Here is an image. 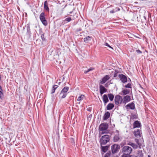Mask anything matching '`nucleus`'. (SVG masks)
<instances>
[{
	"label": "nucleus",
	"mask_w": 157,
	"mask_h": 157,
	"mask_svg": "<svg viewBox=\"0 0 157 157\" xmlns=\"http://www.w3.org/2000/svg\"><path fill=\"white\" fill-rule=\"evenodd\" d=\"M108 128V125L106 123H103L101 124L99 127V129L100 131H101V134L107 133L108 131L107 130Z\"/></svg>",
	"instance_id": "f257e3e1"
},
{
	"label": "nucleus",
	"mask_w": 157,
	"mask_h": 157,
	"mask_svg": "<svg viewBox=\"0 0 157 157\" xmlns=\"http://www.w3.org/2000/svg\"><path fill=\"white\" fill-rule=\"evenodd\" d=\"M69 87H64L61 91L59 95V97L60 98H64L67 94V92L68 90Z\"/></svg>",
	"instance_id": "f03ea898"
},
{
	"label": "nucleus",
	"mask_w": 157,
	"mask_h": 157,
	"mask_svg": "<svg viewBox=\"0 0 157 157\" xmlns=\"http://www.w3.org/2000/svg\"><path fill=\"white\" fill-rule=\"evenodd\" d=\"M114 136L113 138V140L114 142H117L121 141V140L122 138L119 134V131L116 130L114 132Z\"/></svg>",
	"instance_id": "7ed1b4c3"
},
{
	"label": "nucleus",
	"mask_w": 157,
	"mask_h": 157,
	"mask_svg": "<svg viewBox=\"0 0 157 157\" xmlns=\"http://www.w3.org/2000/svg\"><path fill=\"white\" fill-rule=\"evenodd\" d=\"M109 140V136L105 135L102 136L100 140V142L101 144H105Z\"/></svg>",
	"instance_id": "20e7f679"
},
{
	"label": "nucleus",
	"mask_w": 157,
	"mask_h": 157,
	"mask_svg": "<svg viewBox=\"0 0 157 157\" xmlns=\"http://www.w3.org/2000/svg\"><path fill=\"white\" fill-rule=\"evenodd\" d=\"M122 151L123 153L130 154L132 151V149L128 146H125L122 148Z\"/></svg>",
	"instance_id": "39448f33"
},
{
	"label": "nucleus",
	"mask_w": 157,
	"mask_h": 157,
	"mask_svg": "<svg viewBox=\"0 0 157 157\" xmlns=\"http://www.w3.org/2000/svg\"><path fill=\"white\" fill-rule=\"evenodd\" d=\"M114 101L116 105H119L123 103V98L121 96L117 95L115 97Z\"/></svg>",
	"instance_id": "423d86ee"
},
{
	"label": "nucleus",
	"mask_w": 157,
	"mask_h": 157,
	"mask_svg": "<svg viewBox=\"0 0 157 157\" xmlns=\"http://www.w3.org/2000/svg\"><path fill=\"white\" fill-rule=\"evenodd\" d=\"M40 18L41 22L44 25L46 26L47 25V22L45 19V13H44L42 12L40 13Z\"/></svg>",
	"instance_id": "0eeeda50"
},
{
	"label": "nucleus",
	"mask_w": 157,
	"mask_h": 157,
	"mask_svg": "<svg viewBox=\"0 0 157 157\" xmlns=\"http://www.w3.org/2000/svg\"><path fill=\"white\" fill-rule=\"evenodd\" d=\"M120 148V145L117 144H114L112 145L111 147L112 151L113 154L116 153L118 151Z\"/></svg>",
	"instance_id": "6e6552de"
},
{
	"label": "nucleus",
	"mask_w": 157,
	"mask_h": 157,
	"mask_svg": "<svg viewBox=\"0 0 157 157\" xmlns=\"http://www.w3.org/2000/svg\"><path fill=\"white\" fill-rule=\"evenodd\" d=\"M118 76L123 83H124L127 82V78L124 75L122 74H119Z\"/></svg>",
	"instance_id": "1a4fd4ad"
},
{
	"label": "nucleus",
	"mask_w": 157,
	"mask_h": 157,
	"mask_svg": "<svg viewBox=\"0 0 157 157\" xmlns=\"http://www.w3.org/2000/svg\"><path fill=\"white\" fill-rule=\"evenodd\" d=\"M100 94L101 96L104 93L107 92V89L102 85H101L99 86Z\"/></svg>",
	"instance_id": "9d476101"
},
{
	"label": "nucleus",
	"mask_w": 157,
	"mask_h": 157,
	"mask_svg": "<svg viewBox=\"0 0 157 157\" xmlns=\"http://www.w3.org/2000/svg\"><path fill=\"white\" fill-rule=\"evenodd\" d=\"M131 100L130 96L128 95H126L124 97L123 99V103L125 104L129 102Z\"/></svg>",
	"instance_id": "9b49d317"
},
{
	"label": "nucleus",
	"mask_w": 157,
	"mask_h": 157,
	"mask_svg": "<svg viewBox=\"0 0 157 157\" xmlns=\"http://www.w3.org/2000/svg\"><path fill=\"white\" fill-rule=\"evenodd\" d=\"M110 77L108 75H106L100 81V83L101 84H103L105 83L107 81Z\"/></svg>",
	"instance_id": "f8f14e48"
},
{
	"label": "nucleus",
	"mask_w": 157,
	"mask_h": 157,
	"mask_svg": "<svg viewBox=\"0 0 157 157\" xmlns=\"http://www.w3.org/2000/svg\"><path fill=\"white\" fill-rule=\"evenodd\" d=\"M126 107L127 109H134L135 108L134 104L133 102L129 103L126 105Z\"/></svg>",
	"instance_id": "ddd939ff"
},
{
	"label": "nucleus",
	"mask_w": 157,
	"mask_h": 157,
	"mask_svg": "<svg viewBox=\"0 0 157 157\" xmlns=\"http://www.w3.org/2000/svg\"><path fill=\"white\" fill-rule=\"evenodd\" d=\"M133 128H140L141 126V124L140 122L136 121L134 122L133 124Z\"/></svg>",
	"instance_id": "4468645a"
},
{
	"label": "nucleus",
	"mask_w": 157,
	"mask_h": 157,
	"mask_svg": "<svg viewBox=\"0 0 157 157\" xmlns=\"http://www.w3.org/2000/svg\"><path fill=\"white\" fill-rule=\"evenodd\" d=\"M140 130L137 129L135 130L134 132V134L136 137H138L140 136Z\"/></svg>",
	"instance_id": "2eb2a0df"
},
{
	"label": "nucleus",
	"mask_w": 157,
	"mask_h": 157,
	"mask_svg": "<svg viewBox=\"0 0 157 157\" xmlns=\"http://www.w3.org/2000/svg\"><path fill=\"white\" fill-rule=\"evenodd\" d=\"M135 141L138 144V147L140 148H141L142 147H143V143H142L140 142V141L137 139H136L135 140Z\"/></svg>",
	"instance_id": "dca6fc26"
},
{
	"label": "nucleus",
	"mask_w": 157,
	"mask_h": 157,
	"mask_svg": "<svg viewBox=\"0 0 157 157\" xmlns=\"http://www.w3.org/2000/svg\"><path fill=\"white\" fill-rule=\"evenodd\" d=\"M103 99L105 104H106L109 101L108 96L106 94H104L103 95Z\"/></svg>",
	"instance_id": "f3484780"
},
{
	"label": "nucleus",
	"mask_w": 157,
	"mask_h": 157,
	"mask_svg": "<svg viewBox=\"0 0 157 157\" xmlns=\"http://www.w3.org/2000/svg\"><path fill=\"white\" fill-rule=\"evenodd\" d=\"M110 115V113L109 112H106L105 114L104 117H103V119L104 120H106L108 119Z\"/></svg>",
	"instance_id": "a211bd4d"
},
{
	"label": "nucleus",
	"mask_w": 157,
	"mask_h": 157,
	"mask_svg": "<svg viewBox=\"0 0 157 157\" xmlns=\"http://www.w3.org/2000/svg\"><path fill=\"white\" fill-rule=\"evenodd\" d=\"M114 107V105L112 103L109 104L107 106V109L108 110H110L112 109Z\"/></svg>",
	"instance_id": "6ab92c4d"
},
{
	"label": "nucleus",
	"mask_w": 157,
	"mask_h": 157,
	"mask_svg": "<svg viewBox=\"0 0 157 157\" xmlns=\"http://www.w3.org/2000/svg\"><path fill=\"white\" fill-rule=\"evenodd\" d=\"M92 37L88 36L84 39V41L85 43H88L91 40Z\"/></svg>",
	"instance_id": "aec40b11"
},
{
	"label": "nucleus",
	"mask_w": 157,
	"mask_h": 157,
	"mask_svg": "<svg viewBox=\"0 0 157 157\" xmlns=\"http://www.w3.org/2000/svg\"><path fill=\"white\" fill-rule=\"evenodd\" d=\"M121 92L122 93L121 94L125 95L128 94L129 93V90L128 89H124L122 90Z\"/></svg>",
	"instance_id": "412c9836"
},
{
	"label": "nucleus",
	"mask_w": 157,
	"mask_h": 157,
	"mask_svg": "<svg viewBox=\"0 0 157 157\" xmlns=\"http://www.w3.org/2000/svg\"><path fill=\"white\" fill-rule=\"evenodd\" d=\"M44 9L45 10L47 11H49V9L48 6V2L47 1H45L44 2Z\"/></svg>",
	"instance_id": "4be33fe9"
},
{
	"label": "nucleus",
	"mask_w": 157,
	"mask_h": 157,
	"mask_svg": "<svg viewBox=\"0 0 157 157\" xmlns=\"http://www.w3.org/2000/svg\"><path fill=\"white\" fill-rule=\"evenodd\" d=\"M128 144L130 145L134 149H136L138 148V146L134 143H130Z\"/></svg>",
	"instance_id": "5701e85b"
},
{
	"label": "nucleus",
	"mask_w": 157,
	"mask_h": 157,
	"mask_svg": "<svg viewBox=\"0 0 157 157\" xmlns=\"http://www.w3.org/2000/svg\"><path fill=\"white\" fill-rule=\"evenodd\" d=\"M108 96L110 101H112L113 100L114 96L113 94H109L108 95Z\"/></svg>",
	"instance_id": "b1692460"
},
{
	"label": "nucleus",
	"mask_w": 157,
	"mask_h": 157,
	"mask_svg": "<svg viewBox=\"0 0 157 157\" xmlns=\"http://www.w3.org/2000/svg\"><path fill=\"white\" fill-rule=\"evenodd\" d=\"M58 87V86L57 85H54L52 87V93L53 94L54 93H55L56 90L57 88Z\"/></svg>",
	"instance_id": "393cba45"
},
{
	"label": "nucleus",
	"mask_w": 157,
	"mask_h": 157,
	"mask_svg": "<svg viewBox=\"0 0 157 157\" xmlns=\"http://www.w3.org/2000/svg\"><path fill=\"white\" fill-rule=\"evenodd\" d=\"M85 98V96L83 94L81 95L77 99V101H81L84 99Z\"/></svg>",
	"instance_id": "a878e982"
},
{
	"label": "nucleus",
	"mask_w": 157,
	"mask_h": 157,
	"mask_svg": "<svg viewBox=\"0 0 157 157\" xmlns=\"http://www.w3.org/2000/svg\"><path fill=\"white\" fill-rule=\"evenodd\" d=\"M108 146L102 147V151L104 152H105L108 150Z\"/></svg>",
	"instance_id": "bb28decb"
},
{
	"label": "nucleus",
	"mask_w": 157,
	"mask_h": 157,
	"mask_svg": "<svg viewBox=\"0 0 157 157\" xmlns=\"http://www.w3.org/2000/svg\"><path fill=\"white\" fill-rule=\"evenodd\" d=\"M27 33L28 35H30L31 34V31H30V27H29V25L27 26Z\"/></svg>",
	"instance_id": "cd10ccee"
},
{
	"label": "nucleus",
	"mask_w": 157,
	"mask_h": 157,
	"mask_svg": "<svg viewBox=\"0 0 157 157\" xmlns=\"http://www.w3.org/2000/svg\"><path fill=\"white\" fill-rule=\"evenodd\" d=\"M137 155L138 156L140 157H142L143 155L142 153V151L141 150L138 151Z\"/></svg>",
	"instance_id": "c85d7f7f"
},
{
	"label": "nucleus",
	"mask_w": 157,
	"mask_h": 157,
	"mask_svg": "<svg viewBox=\"0 0 157 157\" xmlns=\"http://www.w3.org/2000/svg\"><path fill=\"white\" fill-rule=\"evenodd\" d=\"M122 157H131L130 154L123 153Z\"/></svg>",
	"instance_id": "c756f323"
},
{
	"label": "nucleus",
	"mask_w": 157,
	"mask_h": 157,
	"mask_svg": "<svg viewBox=\"0 0 157 157\" xmlns=\"http://www.w3.org/2000/svg\"><path fill=\"white\" fill-rule=\"evenodd\" d=\"M65 21H66L68 22H70L71 20V18L70 17H68L67 18H66L65 19Z\"/></svg>",
	"instance_id": "7c9ffc66"
},
{
	"label": "nucleus",
	"mask_w": 157,
	"mask_h": 157,
	"mask_svg": "<svg viewBox=\"0 0 157 157\" xmlns=\"http://www.w3.org/2000/svg\"><path fill=\"white\" fill-rule=\"evenodd\" d=\"M118 73V72L117 71H115L113 76L114 77H116L117 76Z\"/></svg>",
	"instance_id": "2f4dec72"
},
{
	"label": "nucleus",
	"mask_w": 157,
	"mask_h": 157,
	"mask_svg": "<svg viewBox=\"0 0 157 157\" xmlns=\"http://www.w3.org/2000/svg\"><path fill=\"white\" fill-rule=\"evenodd\" d=\"M131 84L130 83H128L125 86L126 88H130L131 87Z\"/></svg>",
	"instance_id": "473e14b6"
},
{
	"label": "nucleus",
	"mask_w": 157,
	"mask_h": 157,
	"mask_svg": "<svg viewBox=\"0 0 157 157\" xmlns=\"http://www.w3.org/2000/svg\"><path fill=\"white\" fill-rule=\"evenodd\" d=\"M41 38L43 40H45V38L44 37V34H42L41 35Z\"/></svg>",
	"instance_id": "72a5a7b5"
},
{
	"label": "nucleus",
	"mask_w": 157,
	"mask_h": 157,
	"mask_svg": "<svg viewBox=\"0 0 157 157\" xmlns=\"http://www.w3.org/2000/svg\"><path fill=\"white\" fill-rule=\"evenodd\" d=\"M136 52L137 53L139 54H141L142 52L140 50H136Z\"/></svg>",
	"instance_id": "f704fd0d"
},
{
	"label": "nucleus",
	"mask_w": 157,
	"mask_h": 157,
	"mask_svg": "<svg viewBox=\"0 0 157 157\" xmlns=\"http://www.w3.org/2000/svg\"><path fill=\"white\" fill-rule=\"evenodd\" d=\"M105 45L108 47H109V48H112V49H113V48L111 47V46H110L108 43H105Z\"/></svg>",
	"instance_id": "c9c22d12"
},
{
	"label": "nucleus",
	"mask_w": 157,
	"mask_h": 157,
	"mask_svg": "<svg viewBox=\"0 0 157 157\" xmlns=\"http://www.w3.org/2000/svg\"><path fill=\"white\" fill-rule=\"evenodd\" d=\"M94 68H90L88 69L87 70L88 71V72H89L90 71H92L93 70H94Z\"/></svg>",
	"instance_id": "e433bc0d"
},
{
	"label": "nucleus",
	"mask_w": 157,
	"mask_h": 157,
	"mask_svg": "<svg viewBox=\"0 0 157 157\" xmlns=\"http://www.w3.org/2000/svg\"><path fill=\"white\" fill-rule=\"evenodd\" d=\"M3 93L2 91H0V98H1L2 96L3 95Z\"/></svg>",
	"instance_id": "4c0bfd02"
},
{
	"label": "nucleus",
	"mask_w": 157,
	"mask_h": 157,
	"mask_svg": "<svg viewBox=\"0 0 157 157\" xmlns=\"http://www.w3.org/2000/svg\"><path fill=\"white\" fill-rule=\"evenodd\" d=\"M109 155V154L107 153H106L105 154V155L104 156V157H108V156Z\"/></svg>",
	"instance_id": "58836bf2"
},
{
	"label": "nucleus",
	"mask_w": 157,
	"mask_h": 157,
	"mask_svg": "<svg viewBox=\"0 0 157 157\" xmlns=\"http://www.w3.org/2000/svg\"><path fill=\"white\" fill-rule=\"evenodd\" d=\"M115 12V11L114 10H111V11H110V13H114Z\"/></svg>",
	"instance_id": "ea45409f"
},
{
	"label": "nucleus",
	"mask_w": 157,
	"mask_h": 157,
	"mask_svg": "<svg viewBox=\"0 0 157 157\" xmlns=\"http://www.w3.org/2000/svg\"><path fill=\"white\" fill-rule=\"evenodd\" d=\"M88 72H88V70H87V71L85 70V71H84V73H85V74H86L87 73H88Z\"/></svg>",
	"instance_id": "a19ab883"
},
{
	"label": "nucleus",
	"mask_w": 157,
	"mask_h": 157,
	"mask_svg": "<svg viewBox=\"0 0 157 157\" xmlns=\"http://www.w3.org/2000/svg\"><path fill=\"white\" fill-rule=\"evenodd\" d=\"M0 91H2V87L0 85Z\"/></svg>",
	"instance_id": "79ce46f5"
},
{
	"label": "nucleus",
	"mask_w": 157,
	"mask_h": 157,
	"mask_svg": "<svg viewBox=\"0 0 157 157\" xmlns=\"http://www.w3.org/2000/svg\"><path fill=\"white\" fill-rule=\"evenodd\" d=\"M116 9H117L116 10V11H119L120 10V9L119 8H116Z\"/></svg>",
	"instance_id": "37998d69"
},
{
	"label": "nucleus",
	"mask_w": 157,
	"mask_h": 157,
	"mask_svg": "<svg viewBox=\"0 0 157 157\" xmlns=\"http://www.w3.org/2000/svg\"><path fill=\"white\" fill-rule=\"evenodd\" d=\"M87 110H88V111H90V109H87Z\"/></svg>",
	"instance_id": "c03bdc74"
},
{
	"label": "nucleus",
	"mask_w": 157,
	"mask_h": 157,
	"mask_svg": "<svg viewBox=\"0 0 157 157\" xmlns=\"http://www.w3.org/2000/svg\"><path fill=\"white\" fill-rule=\"evenodd\" d=\"M144 18H145V19H146V17L145 16H144Z\"/></svg>",
	"instance_id": "a18cd8bd"
},
{
	"label": "nucleus",
	"mask_w": 157,
	"mask_h": 157,
	"mask_svg": "<svg viewBox=\"0 0 157 157\" xmlns=\"http://www.w3.org/2000/svg\"><path fill=\"white\" fill-rule=\"evenodd\" d=\"M148 157H149V155H148Z\"/></svg>",
	"instance_id": "49530a36"
}]
</instances>
